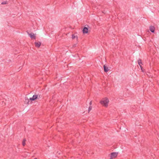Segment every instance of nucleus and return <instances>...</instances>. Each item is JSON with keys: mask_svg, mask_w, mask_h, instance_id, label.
I'll return each mask as SVG.
<instances>
[{"mask_svg": "<svg viewBox=\"0 0 159 159\" xmlns=\"http://www.w3.org/2000/svg\"><path fill=\"white\" fill-rule=\"evenodd\" d=\"M109 102V100L107 98H105L103 100L100 102V103L103 106L107 107L108 106V103Z\"/></svg>", "mask_w": 159, "mask_h": 159, "instance_id": "f257e3e1", "label": "nucleus"}, {"mask_svg": "<svg viewBox=\"0 0 159 159\" xmlns=\"http://www.w3.org/2000/svg\"><path fill=\"white\" fill-rule=\"evenodd\" d=\"M40 96H38V95H34L32 98H29L30 100L31 101V102H32L33 101H34L37 99H38L39 98Z\"/></svg>", "mask_w": 159, "mask_h": 159, "instance_id": "f03ea898", "label": "nucleus"}, {"mask_svg": "<svg viewBox=\"0 0 159 159\" xmlns=\"http://www.w3.org/2000/svg\"><path fill=\"white\" fill-rule=\"evenodd\" d=\"M118 153L117 152H113L111 153V158L110 159H112L116 157L118 155Z\"/></svg>", "mask_w": 159, "mask_h": 159, "instance_id": "7ed1b4c3", "label": "nucleus"}, {"mask_svg": "<svg viewBox=\"0 0 159 159\" xmlns=\"http://www.w3.org/2000/svg\"><path fill=\"white\" fill-rule=\"evenodd\" d=\"M24 102L25 104H28L31 102H32L30 100L29 98H28L27 97H25V99Z\"/></svg>", "mask_w": 159, "mask_h": 159, "instance_id": "20e7f679", "label": "nucleus"}, {"mask_svg": "<svg viewBox=\"0 0 159 159\" xmlns=\"http://www.w3.org/2000/svg\"><path fill=\"white\" fill-rule=\"evenodd\" d=\"M29 35V36L32 39H36V36L33 33H31L30 34H29L28 33Z\"/></svg>", "mask_w": 159, "mask_h": 159, "instance_id": "39448f33", "label": "nucleus"}, {"mask_svg": "<svg viewBox=\"0 0 159 159\" xmlns=\"http://www.w3.org/2000/svg\"><path fill=\"white\" fill-rule=\"evenodd\" d=\"M155 27L152 26H150L149 27V30L152 33H154L155 31Z\"/></svg>", "mask_w": 159, "mask_h": 159, "instance_id": "423d86ee", "label": "nucleus"}, {"mask_svg": "<svg viewBox=\"0 0 159 159\" xmlns=\"http://www.w3.org/2000/svg\"><path fill=\"white\" fill-rule=\"evenodd\" d=\"M35 46L37 48H39L41 45V43L40 42H35L34 43Z\"/></svg>", "mask_w": 159, "mask_h": 159, "instance_id": "0eeeda50", "label": "nucleus"}, {"mask_svg": "<svg viewBox=\"0 0 159 159\" xmlns=\"http://www.w3.org/2000/svg\"><path fill=\"white\" fill-rule=\"evenodd\" d=\"M83 33L86 34L88 32V29L86 27H84L83 30Z\"/></svg>", "mask_w": 159, "mask_h": 159, "instance_id": "6e6552de", "label": "nucleus"}, {"mask_svg": "<svg viewBox=\"0 0 159 159\" xmlns=\"http://www.w3.org/2000/svg\"><path fill=\"white\" fill-rule=\"evenodd\" d=\"M138 63L139 65L140 66V67L141 68V69H142V66H141V65L142 64V62L141 60L140 59H139L138 60Z\"/></svg>", "mask_w": 159, "mask_h": 159, "instance_id": "1a4fd4ad", "label": "nucleus"}, {"mask_svg": "<svg viewBox=\"0 0 159 159\" xmlns=\"http://www.w3.org/2000/svg\"><path fill=\"white\" fill-rule=\"evenodd\" d=\"M103 68L104 71L105 72H107L109 70L108 67H107L105 65L104 66Z\"/></svg>", "mask_w": 159, "mask_h": 159, "instance_id": "9d476101", "label": "nucleus"}, {"mask_svg": "<svg viewBox=\"0 0 159 159\" xmlns=\"http://www.w3.org/2000/svg\"><path fill=\"white\" fill-rule=\"evenodd\" d=\"M26 141V139H24L22 141V145L23 146H24L25 144V142Z\"/></svg>", "mask_w": 159, "mask_h": 159, "instance_id": "9b49d317", "label": "nucleus"}, {"mask_svg": "<svg viewBox=\"0 0 159 159\" xmlns=\"http://www.w3.org/2000/svg\"><path fill=\"white\" fill-rule=\"evenodd\" d=\"M75 38H76V39H77L78 38L76 36H75L74 34L72 35V38L73 39H75Z\"/></svg>", "mask_w": 159, "mask_h": 159, "instance_id": "f8f14e48", "label": "nucleus"}, {"mask_svg": "<svg viewBox=\"0 0 159 159\" xmlns=\"http://www.w3.org/2000/svg\"><path fill=\"white\" fill-rule=\"evenodd\" d=\"M92 106H90L89 107L88 110V111L89 112V111H91V110L92 109Z\"/></svg>", "mask_w": 159, "mask_h": 159, "instance_id": "ddd939ff", "label": "nucleus"}, {"mask_svg": "<svg viewBox=\"0 0 159 159\" xmlns=\"http://www.w3.org/2000/svg\"><path fill=\"white\" fill-rule=\"evenodd\" d=\"M7 3V2L6 1L2 2L1 3L2 4H6Z\"/></svg>", "mask_w": 159, "mask_h": 159, "instance_id": "4468645a", "label": "nucleus"}, {"mask_svg": "<svg viewBox=\"0 0 159 159\" xmlns=\"http://www.w3.org/2000/svg\"><path fill=\"white\" fill-rule=\"evenodd\" d=\"M92 102L91 101L89 102V105H90V106H91V105H92Z\"/></svg>", "mask_w": 159, "mask_h": 159, "instance_id": "2eb2a0df", "label": "nucleus"}, {"mask_svg": "<svg viewBox=\"0 0 159 159\" xmlns=\"http://www.w3.org/2000/svg\"><path fill=\"white\" fill-rule=\"evenodd\" d=\"M34 159H37V158H35Z\"/></svg>", "mask_w": 159, "mask_h": 159, "instance_id": "dca6fc26", "label": "nucleus"}]
</instances>
